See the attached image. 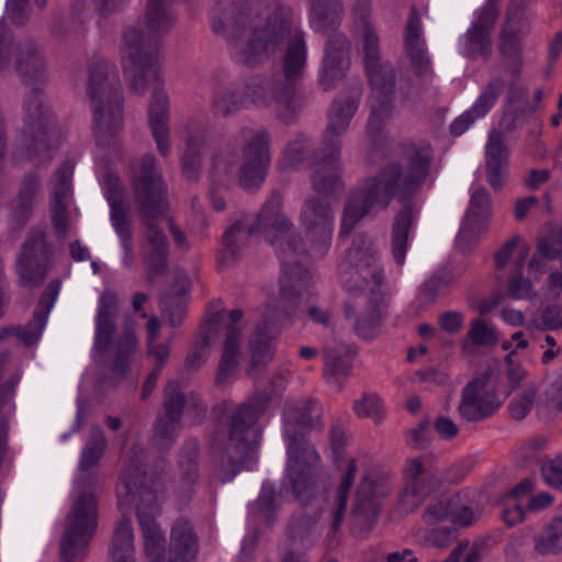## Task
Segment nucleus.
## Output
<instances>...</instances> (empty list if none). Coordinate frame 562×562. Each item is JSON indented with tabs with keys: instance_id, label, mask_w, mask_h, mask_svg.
Here are the masks:
<instances>
[{
	"instance_id": "nucleus-22",
	"label": "nucleus",
	"mask_w": 562,
	"mask_h": 562,
	"mask_svg": "<svg viewBox=\"0 0 562 562\" xmlns=\"http://www.w3.org/2000/svg\"><path fill=\"white\" fill-rule=\"evenodd\" d=\"M350 66V42L344 33H335L327 40L319 86L324 91L333 89L346 76Z\"/></svg>"
},
{
	"instance_id": "nucleus-27",
	"label": "nucleus",
	"mask_w": 562,
	"mask_h": 562,
	"mask_svg": "<svg viewBox=\"0 0 562 562\" xmlns=\"http://www.w3.org/2000/svg\"><path fill=\"white\" fill-rule=\"evenodd\" d=\"M485 173L491 188L498 192L507 180L509 173V148L505 144V135L493 128L485 145Z\"/></svg>"
},
{
	"instance_id": "nucleus-30",
	"label": "nucleus",
	"mask_w": 562,
	"mask_h": 562,
	"mask_svg": "<svg viewBox=\"0 0 562 562\" xmlns=\"http://www.w3.org/2000/svg\"><path fill=\"white\" fill-rule=\"evenodd\" d=\"M181 154L182 171L189 181H196L202 170L203 157L210 151L212 137L209 131L198 128L188 134Z\"/></svg>"
},
{
	"instance_id": "nucleus-41",
	"label": "nucleus",
	"mask_w": 562,
	"mask_h": 562,
	"mask_svg": "<svg viewBox=\"0 0 562 562\" xmlns=\"http://www.w3.org/2000/svg\"><path fill=\"white\" fill-rule=\"evenodd\" d=\"M533 490V481L526 479L517 484L502 499V519L508 526H514L524 520L527 509L524 499Z\"/></svg>"
},
{
	"instance_id": "nucleus-1",
	"label": "nucleus",
	"mask_w": 562,
	"mask_h": 562,
	"mask_svg": "<svg viewBox=\"0 0 562 562\" xmlns=\"http://www.w3.org/2000/svg\"><path fill=\"white\" fill-rule=\"evenodd\" d=\"M212 30L228 32L232 56L237 64L255 68L267 61L288 41L281 70L254 76L243 86L247 106L267 109L276 105L278 116L290 124L304 105L299 90L306 65L304 34L291 36L292 10L277 0H215L211 10Z\"/></svg>"
},
{
	"instance_id": "nucleus-44",
	"label": "nucleus",
	"mask_w": 562,
	"mask_h": 562,
	"mask_svg": "<svg viewBox=\"0 0 562 562\" xmlns=\"http://www.w3.org/2000/svg\"><path fill=\"white\" fill-rule=\"evenodd\" d=\"M189 289V278L186 274H180L175 290L161 300V312L168 317L169 324L172 327L180 325L184 317L187 305L186 293Z\"/></svg>"
},
{
	"instance_id": "nucleus-53",
	"label": "nucleus",
	"mask_w": 562,
	"mask_h": 562,
	"mask_svg": "<svg viewBox=\"0 0 562 562\" xmlns=\"http://www.w3.org/2000/svg\"><path fill=\"white\" fill-rule=\"evenodd\" d=\"M352 409L358 417L371 418L375 423L384 417L383 404L375 393H364L360 398L355 400Z\"/></svg>"
},
{
	"instance_id": "nucleus-10",
	"label": "nucleus",
	"mask_w": 562,
	"mask_h": 562,
	"mask_svg": "<svg viewBox=\"0 0 562 562\" xmlns=\"http://www.w3.org/2000/svg\"><path fill=\"white\" fill-rule=\"evenodd\" d=\"M116 311V295L109 291L103 292L99 299L92 349L93 361L114 380L123 376L137 347L134 334L128 333L122 338L114 337Z\"/></svg>"
},
{
	"instance_id": "nucleus-5",
	"label": "nucleus",
	"mask_w": 562,
	"mask_h": 562,
	"mask_svg": "<svg viewBox=\"0 0 562 562\" xmlns=\"http://www.w3.org/2000/svg\"><path fill=\"white\" fill-rule=\"evenodd\" d=\"M406 155L407 171L401 182V166L387 165L378 176L359 181L350 189L344 211L386 209L393 199L400 203V211H413V196L428 176L432 148L429 143L422 142L412 145Z\"/></svg>"
},
{
	"instance_id": "nucleus-56",
	"label": "nucleus",
	"mask_w": 562,
	"mask_h": 562,
	"mask_svg": "<svg viewBox=\"0 0 562 562\" xmlns=\"http://www.w3.org/2000/svg\"><path fill=\"white\" fill-rule=\"evenodd\" d=\"M112 225L121 240V246L124 249L123 263L130 266L133 261L131 248V227L128 213H111Z\"/></svg>"
},
{
	"instance_id": "nucleus-55",
	"label": "nucleus",
	"mask_w": 562,
	"mask_h": 562,
	"mask_svg": "<svg viewBox=\"0 0 562 562\" xmlns=\"http://www.w3.org/2000/svg\"><path fill=\"white\" fill-rule=\"evenodd\" d=\"M305 222L313 224L308 228L310 235L318 239L323 248H327L333 234V222L328 213H307Z\"/></svg>"
},
{
	"instance_id": "nucleus-17",
	"label": "nucleus",
	"mask_w": 562,
	"mask_h": 562,
	"mask_svg": "<svg viewBox=\"0 0 562 562\" xmlns=\"http://www.w3.org/2000/svg\"><path fill=\"white\" fill-rule=\"evenodd\" d=\"M154 155H145L140 161V173L133 179L134 194L142 211H166L170 209L167 188L157 168Z\"/></svg>"
},
{
	"instance_id": "nucleus-64",
	"label": "nucleus",
	"mask_w": 562,
	"mask_h": 562,
	"mask_svg": "<svg viewBox=\"0 0 562 562\" xmlns=\"http://www.w3.org/2000/svg\"><path fill=\"white\" fill-rule=\"evenodd\" d=\"M542 475L547 484L562 488V454L542 465Z\"/></svg>"
},
{
	"instance_id": "nucleus-50",
	"label": "nucleus",
	"mask_w": 562,
	"mask_h": 562,
	"mask_svg": "<svg viewBox=\"0 0 562 562\" xmlns=\"http://www.w3.org/2000/svg\"><path fill=\"white\" fill-rule=\"evenodd\" d=\"M306 529V521L299 522L291 527L289 542L282 543L280 547L282 553L281 562H305L301 548L303 547L304 538L307 532Z\"/></svg>"
},
{
	"instance_id": "nucleus-21",
	"label": "nucleus",
	"mask_w": 562,
	"mask_h": 562,
	"mask_svg": "<svg viewBox=\"0 0 562 562\" xmlns=\"http://www.w3.org/2000/svg\"><path fill=\"white\" fill-rule=\"evenodd\" d=\"M146 240L144 244V262L149 274L154 278L166 269L168 245L162 234V226L169 224L165 213H144Z\"/></svg>"
},
{
	"instance_id": "nucleus-57",
	"label": "nucleus",
	"mask_w": 562,
	"mask_h": 562,
	"mask_svg": "<svg viewBox=\"0 0 562 562\" xmlns=\"http://www.w3.org/2000/svg\"><path fill=\"white\" fill-rule=\"evenodd\" d=\"M383 315V311L375 306L367 314L361 315L356 324L359 336L364 339H372L380 330Z\"/></svg>"
},
{
	"instance_id": "nucleus-61",
	"label": "nucleus",
	"mask_w": 562,
	"mask_h": 562,
	"mask_svg": "<svg viewBox=\"0 0 562 562\" xmlns=\"http://www.w3.org/2000/svg\"><path fill=\"white\" fill-rule=\"evenodd\" d=\"M507 293L513 299L522 300L532 295L533 286L528 278L521 276V272H510Z\"/></svg>"
},
{
	"instance_id": "nucleus-43",
	"label": "nucleus",
	"mask_w": 562,
	"mask_h": 562,
	"mask_svg": "<svg viewBox=\"0 0 562 562\" xmlns=\"http://www.w3.org/2000/svg\"><path fill=\"white\" fill-rule=\"evenodd\" d=\"M493 52V42L487 31L470 26L460 41V53L469 60H487Z\"/></svg>"
},
{
	"instance_id": "nucleus-35",
	"label": "nucleus",
	"mask_w": 562,
	"mask_h": 562,
	"mask_svg": "<svg viewBox=\"0 0 562 562\" xmlns=\"http://www.w3.org/2000/svg\"><path fill=\"white\" fill-rule=\"evenodd\" d=\"M491 226L488 213H465L460 222L456 247L461 252L471 251Z\"/></svg>"
},
{
	"instance_id": "nucleus-54",
	"label": "nucleus",
	"mask_w": 562,
	"mask_h": 562,
	"mask_svg": "<svg viewBox=\"0 0 562 562\" xmlns=\"http://www.w3.org/2000/svg\"><path fill=\"white\" fill-rule=\"evenodd\" d=\"M104 190L111 211H126L130 209L127 204V192L116 176L112 173L105 176Z\"/></svg>"
},
{
	"instance_id": "nucleus-40",
	"label": "nucleus",
	"mask_w": 562,
	"mask_h": 562,
	"mask_svg": "<svg viewBox=\"0 0 562 562\" xmlns=\"http://www.w3.org/2000/svg\"><path fill=\"white\" fill-rule=\"evenodd\" d=\"M314 27L323 33L335 30L345 16L342 0H308Z\"/></svg>"
},
{
	"instance_id": "nucleus-7",
	"label": "nucleus",
	"mask_w": 562,
	"mask_h": 562,
	"mask_svg": "<svg viewBox=\"0 0 562 562\" xmlns=\"http://www.w3.org/2000/svg\"><path fill=\"white\" fill-rule=\"evenodd\" d=\"M88 94L99 146L111 145L123 128V91L114 64L94 57L88 67Z\"/></svg>"
},
{
	"instance_id": "nucleus-51",
	"label": "nucleus",
	"mask_w": 562,
	"mask_h": 562,
	"mask_svg": "<svg viewBox=\"0 0 562 562\" xmlns=\"http://www.w3.org/2000/svg\"><path fill=\"white\" fill-rule=\"evenodd\" d=\"M517 22L518 21L514 20V9H510L508 13H506V20L499 40L501 54L510 59H517L521 49L518 34L514 27Z\"/></svg>"
},
{
	"instance_id": "nucleus-36",
	"label": "nucleus",
	"mask_w": 562,
	"mask_h": 562,
	"mask_svg": "<svg viewBox=\"0 0 562 562\" xmlns=\"http://www.w3.org/2000/svg\"><path fill=\"white\" fill-rule=\"evenodd\" d=\"M530 246L520 236L504 243L494 254V265L498 271L521 272L529 257Z\"/></svg>"
},
{
	"instance_id": "nucleus-3",
	"label": "nucleus",
	"mask_w": 562,
	"mask_h": 562,
	"mask_svg": "<svg viewBox=\"0 0 562 562\" xmlns=\"http://www.w3.org/2000/svg\"><path fill=\"white\" fill-rule=\"evenodd\" d=\"M131 467L132 469L122 472L117 485L119 507L126 515L138 499L136 515L144 536L145 554L149 562H165L164 538L156 521L165 501V490L156 484L144 485L145 472L137 462H133ZM195 552L196 540L191 524L182 519L176 521L171 530L168 562H189ZM108 562H135L134 533L130 517L123 516L115 527Z\"/></svg>"
},
{
	"instance_id": "nucleus-45",
	"label": "nucleus",
	"mask_w": 562,
	"mask_h": 562,
	"mask_svg": "<svg viewBox=\"0 0 562 562\" xmlns=\"http://www.w3.org/2000/svg\"><path fill=\"white\" fill-rule=\"evenodd\" d=\"M247 108L243 89L235 83L218 89L212 99V111L217 117H227Z\"/></svg>"
},
{
	"instance_id": "nucleus-62",
	"label": "nucleus",
	"mask_w": 562,
	"mask_h": 562,
	"mask_svg": "<svg viewBox=\"0 0 562 562\" xmlns=\"http://www.w3.org/2000/svg\"><path fill=\"white\" fill-rule=\"evenodd\" d=\"M425 465L422 458L409 459L404 467V479L405 484L409 483L412 486L426 490L424 475Z\"/></svg>"
},
{
	"instance_id": "nucleus-26",
	"label": "nucleus",
	"mask_w": 562,
	"mask_h": 562,
	"mask_svg": "<svg viewBox=\"0 0 562 562\" xmlns=\"http://www.w3.org/2000/svg\"><path fill=\"white\" fill-rule=\"evenodd\" d=\"M241 312L233 310L227 316V335L223 355L217 368L215 382L218 386L229 385L238 374L239 341L241 337Z\"/></svg>"
},
{
	"instance_id": "nucleus-60",
	"label": "nucleus",
	"mask_w": 562,
	"mask_h": 562,
	"mask_svg": "<svg viewBox=\"0 0 562 562\" xmlns=\"http://www.w3.org/2000/svg\"><path fill=\"white\" fill-rule=\"evenodd\" d=\"M531 326L541 330L560 328L562 326V305H548L540 317L531 321Z\"/></svg>"
},
{
	"instance_id": "nucleus-20",
	"label": "nucleus",
	"mask_w": 562,
	"mask_h": 562,
	"mask_svg": "<svg viewBox=\"0 0 562 562\" xmlns=\"http://www.w3.org/2000/svg\"><path fill=\"white\" fill-rule=\"evenodd\" d=\"M501 403L492 379H475L464 387L459 413L467 420H479L493 414Z\"/></svg>"
},
{
	"instance_id": "nucleus-39",
	"label": "nucleus",
	"mask_w": 562,
	"mask_h": 562,
	"mask_svg": "<svg viewBox=\"0 0 562 562\" xmlns=\"http://www.w3.org/2000/svg\"><path fill=\"white\" fill-rule=\"evenodd\" d=\"M533 550L539 555L562 553V513L543 522L533 537Z\"/></svg>"
},
{
	"instance_id": "nucleus-23",
	"label": "nucleus",
	"mask_w": 562,
	"mask_h": 562,
	"mask_svg": "<svg viewBox=\"0 0 562 562\" xmlns=\"http://www.w3.org/2000/svg\"><path fill=\"white\" fill-rule=\"evenodd\" d=\"M361 97V90L356 89L352 95L334 100L327 112V125L323 133L319 147L341 150V136L348 131Z\"/></svg>"
},
{
	"instance_id": "nucleus-25",
	"label": "nucleus",
	"mask_w": 562,
	"mask_h": 562,
	"mask_svg": "<svg viewBox=\"0 0 562 562\" xmlns=\"http://www.w3.org/2000/svg\"><path fill=\"white\" fill-rule=\"evenodd\" d=\"M14 69L25 86H42L46 81L44 54L33 38L25 37L15 44Z\"/></svg>"
},
{
	"instance_id": "nucleus-19",
	"label": "nucleus",
	"mask_w": 562,
	"mask_h": 562,
	"mask_svg": "<svg viewBox=\"0 0 562 562\" xmlns=\"http://www.w3.org/2000/svg\"><path fill=\"white\" fill-rule=\"evenodd\" d=\"M392 490L390 477L378 471H368L357 490L353 505V516L366 526H371L378 515L380 499L384 498Z\"/></svg>"
},
{
	"instance_id": "nucleus-32",
	"label": "nucleus",
	"mask_w": 562,
	"mask_h": 562,
	"mask_svg": "<svg viewBox=\"0 0 562 562\" xmlns=\"http://www.w3.org/2000/svg\"><path fill=\"white\" fill-rule=\"evenodd\" d=\"M104 448L105 438L102 431L95 427L91 430L90 437L82 448L78 470L72 481H80V483L99 486L101 476L93 468L101 459Z\"/></svg>"
},
{
	"instance_id": "nucleus-12",
	"label": "nucleus",
	"mask_w": 562,
	"mask_h": 562,
	"mask_svg": "<svg viewBox=\"0 0 562 562\" xmlns=\"http://www.w3.org/2000/svg\"><path fill=\"white\" fill-rule=\"evenodd\" d=\"M98 486L72 481L65 516V533L61 553L65 559L83 551L98 527Z\"/></svg>"
},
{
	"instance_id": "nucleus-16",
	"label": "nucleus",
	"mask_w": 562,
	"mask_h": 562,
	"mask_svg": "<svg viewBox=\"0 0 562 562\" xmlns=\"http://www.w3.org/2000/svg\"><path fill=\"white\" fill-rule=\"evenodd\" d=\"M270 146L271 134L266 128L257 130L245 140L238 171V183L245 190L258 189L263 183L271 164Z\"/></svg>"
},
{
	"instance_id": "nucleus-11",
	"label": "nucleus",
	"mask_w": 562,
	"mask_h": 562,
	"mask_svg": "<svg viewBox=\"0 0 562 562\" xmlns=\"http://www.w3.org/2000/svg\"><path fill=\"white\" fill-rule=\"evenodd\" d=\"M254 238H262L280 247L286 244L288 248L296 250L283 213H249L225 231L218 255L222 265L235 260Z\"/></svg>"
},
{
	"instance_id": "nucleus-13",
	"label": "nucleus",
	"mask_w": 562,
	"mask_h": 562,
	"mask_svg": "<svg viewBox=\"0 0 562 562\" xmlns=\"http://www.w3.org/2000/svg\"><path fill=\"white\" fill-rule=\"evenodd\" d=\"M311 183L313 195L305 200L307 211H330L342 191L341 150L318 147L312 155Z\"/></svg>"
},
{
	"instance_id": "nucleus-34",
	"label": "nucleus",
	"mask_w": 562,
	"mask_h": 562,
	"mask_svg": "<svg viewBox=\"0 0 562 562\" xmlns=\"http://www.w3.org/2000/svg\"><path fill=\"white\" fill-rule=\"evenodd\" d=\"M479 516L472 503H467L461 495L449 499L439 501L430 506L426 513L429 522H438L448 519L461 526L472 524Z\"/></svg>"
},
{
	"instance_id": "nucleus-9",
	"label": "nucleus",
	"mask_w": 562,
	"mask_h": 562,
	"mask_svg": "<svg viewBox=\"0 0 562 562\" xmlns=\"http://www.w3.org/2000/svg\"><path fill=\"white\" fill-rule=\"evenodd\" d=\"M271 397L266 393H256L240 405L228 431L227 441L218 449L234 467L233 475H220V480L229 481L240 469L251 470L257 462V447L261 437L258 422L268 413Z\"/></svg>"
},
{
	"instance_id": "nucleus-63",
	"label": "nucleus",
	"mask_w": 562,
	"mask_h": 562,
	"mask_svg": "<svg viewBox=\"0 0 562 562\" xmlns=\"http://www.w3.org/2000/svg\"><path fill=\"white\" fill-rule=\"evenodd\" d=\"M209 338L201 336L191 347L188 357L186 359V366L188 368L201 367L209 357Z\"/></svg>"
},
{
	"instance_id": "nucleus-31",
	"label": "nucleus",
	"mask_w": 562,
	"mask_h": 562,
	"mask_svg": "<svg viewBox=\"0 0 562 562\" xmlns=\"http://www.w3.org/2000/svg\"><path fill=\"white\" fill-rule=\"evenodd\" d=\"M504 89L505 82L501 77L491 79L471 110L464 112L451 123V134L460 136L475 120L484 116L495 104Z\"/></svg>"
},
{
	"instance_id": "nucleus-59",
	"label": "nucleus",
	"mask_w": 562,
	"mask_h": 562,
	"mask_svg": "<svg viewBox=\"0 0 562 562\" xmlns=\"http://www.w3.org/2000/svg\"><path fill=\"white\" fill-rule=\"evenodd\" d=\"M425 491L426 490L417 486H412L409 483L405 484V488L400 495L395 509L397 516L401 517L414 510V508H416L422 502Z\"/></svg>"
},
{
	"instance_id": "nucleus-46",
	"label": "nucleus",
	"mask_w": 562,
	"mask_h": 562,
	"mask_svg": "<svg viewBox=\"0 0 562 562\" xmlns=\"http://www.w3.org/2000/svg\"><path fill=\"white\" fill-rule=\"evenodd\" d=\"M279 505V496L274 495L272 484L263 482L257 502L249 508V522L263 520L269 524L273 519Z\"/></svg>"
},
{
	"instance_id": "nucleus-28",
	"label": "nucleus",
	"mask_w": 562,
	"mask_h": 562,
	"mask_svg": "<svg viewBox=\"0 0 562 562\" xmlns=\"http://www.w3.org/2000/svg\"><path fill=\"white\" fill-rule=\"evenodd\" d=\"M46 252L44 233L42 229H37L24 243L16 260V272L23 284L31 285L44 278L43 259Z\"/></svg>"
},
{
	"instance_id": "nucleus-48",
	"label": "nucleus",
	"mask_w": 562,
	"mask_h": 562,
	"mask_svg": "<svg viewBox=\"0 0 562 562\" xmlns=\"http://www.w3.org/2000/svg\"><path fill=\"white\" fill-rule=\"evenodd\" d=\"M41 191V179L35 172L26 173L19 189L12 206L18 211H32Z\"/></svg>"
},
{
	"instance_id": "nucleus-2",
	"label": "nucleus",
	"mask_w": 562,
	"mask_h": 562,
	"mask_svg": "<svg viewBox=\"0 0 562 562\" xmlns=\"http://www.w3.org/2000/svg\"><path fill=\"white\" fill-rule=\"evenodd\" d=\"M319 417L321 408L310 400L302 398L285 405L282 422L288 462L282 491L290 488L308 512H319L321 519L328 521L331 529L336 530L344 518L357 467L351 457L337 460L339 484L325 494H314V476L319 457L305 437L308 431L317 428Z\"/></svg>"
},
{
	"instance_id": "nucleus-47",
	"label": "nucleus",
	"mask_w": 562,
	"mask_h": 562,
	"mask_svg": "<svg viewBox=\"0 0 562 562\" xmlns=\"http://www.w3.org/2000/svg\"><path fill=\"white\" fill-rule=\"evenodd\" d=\"M414 220L412 213H398L392 232V252L397 263L403 265L407 249L409 232Z\"/></svg>"
},
{
	"instance_id": "nucleus-18",
	"label": "nucleus",
	"mask_w": 562,
	"mask_h": 562,
	"mask_svg": "<svg viewBox=\"0 0 562 562\" xmlns=\"http://www.w3.org/2000/svg\"><path fill=\"white\" fill-rule=\"evenodd\" d=\"M536 390L533 385L525 387L510 403V415L515 419L525 418L535 406L537 414L550 418L562 413V372L547 386L535 403Z\"/></svg>"
},
{
	"instance_id": "nucleus-52",
	"label": "nucleus",
	"mask_w": 562,
	"mask_h": 562,
	"mask_svg": "<svg viewBox=\"0 0 562 562\" xmlns=\"http://www.w3.org/2000/svg\"><path fill=\"white\" fill-rule=\"evenodd\" d=\"M311 150V140L307 135L300 132L290 140L283 150V165L296 167L302 164Z\"/></svg>"
},
{
	"instance_id": "nucleus-29",
	"label": "nucleus",
	"mask_w": 562,
	"mask_h": 562,
	"mask_svg": "<svg viewBox=\"0 0 562 562\" xmlns=\"http://www.w3.org/2000/svg\"><path fill=\"white\" fill-rule=\"evenodd\" d=\"M405 50L411 60V66L416 76L428 75L430 59L427 54L426 43L422 36V21L416 7L411 8L409 19L405 29Z\"/></svg>"
},
{
	"instance_id": "nucleus-37",
	"label": "nucleus",
	"mask_w": 562,
	"mask_h": 562,
	"mask_svg": "<svg viewBox=\"0 0 562 562\" xmlns=\"http://www.w3.org/2000/svg\"><path fill=\"white\" fill-rule=\"evenodd\" d=\"M20 378V373L12 374L7 384L0 387V476L4 475L9 468L7 450L8 419L15 409L12 396Z\"/></svg>"
},
{
	"instance_id": "nucleus-42",
	"label": "nucleus",
	"mask_w": 562,
	"mask_h": 562,
	"mask_svg": "<svg viewBox=\"0 0 562 562\" xmlns=\"http://www.w3.org/2000/svg\"><path fill=\"white\" fill-rule=\"evenodd\" d=\"M74 167L67 159L56 170L52 180V211H67L71 206Z\"/></svg>"
},
{
	"instance_id": "nucleus-24",
	"label": "nucleus",
	"mask_w": 562,
	"mask_h": 562,
	"mask_svg": "<svg viewBox=\"0 0 562 562\" xmlns=\"http://www.w3.org/2000/svg\"><path fill=\"white\" fill-rule=\"evenodd\" d=\"M60 291V283L53 281L48 284L42 295L32 321L25 327H8L0 331V340L8 337H15L24 345L37 342L46 327L48 316L55 305Z\"/></svg>"
},
{
	"instance_id": "nucleus-6",
	"label": "nucleus",
	"mask_w": 562,
	"mask_h": 562,
	"mask_svg": "<svg viewBox=\"0 0 562 562\" xmlns=\"http://www.w3.org/2000/svg\"><path fill=\"white\" fill-rule=\"evenodd\" d=\"M311 277L297 268H284L278 290L269 295L262 313V324L250 338V366H266L273 357L272 340L278 334L277 324L291 316L304 295H310Z\"/></svg>"
},
{
	"instance_id": "nucleus-14",
	"label": "nucleus",
	"mask_w": 562,
	"mask_h": 562,
	"mask_svg": "<svg viewBox=\"0 0 562 562\" xmlns=\"http://www.w3.org/2000/svg\"><path fill=\"white\" fill-rule=\"evenodd\" d=\"M24 126L21 134V144L24 154L38 164L52 159L48 143L49 111L41 98V86H33L23 103Z\"/></svg>"
},
{
	"instance_id": "nucleus-49",
	"label": "nucleus",
	"mask_w": 562,
	"mask_h": 562,
	"mask_svg": "<svg viewBox=\"0 0 562 562\" xmlns=\"http://www.w3.org/2000/svg\"><path fill=\"white\" fill-rule=\"evenodd\" d=\"M497 340V329L492 324L477 317L472 321L462 348L468 352L470 344L476 346H490L495 344Z\"/></svg>"
},
{
	"instance_id": "nucleus-8",
	"label": "nucleus",
	"mask_w": 562,
	"mask_h": 562,
	"mask_svg": "<svg viewBox=\"0 0 562 562\" xmlns=\"http://www.w3.org/2000/svg\"><path fill=\"white\" fill-rule=\"evenodd\" d=\"M361 32V43L366 74L371 87L370 106L367 130L372 136L378 135L390 120L395 108L396 75L391 64H381L380 41L371 22L358 26Z\"/></svg>"
},
{
	"instance_id": "nucleus-58",
	"label": "nucleus",
	"mask_w": 562,
	"mask_h": 562,
	"mask_svg": "<svg viewBox=\"0 0 562 562\" xmlns=\"http://www.w3.org/2000/svg\"><path fill=\"white\" fill-rule=\"evenodd\" d=\"M160 322L157 317H151L147 323V340L149 353L162 364L169 357V346L156 342L160 329Z\"/></svg>"
},
{
	"instance_id": "nucleus-38",
	"label": "nucleus",
	"mask_w": 562,
	"mask_h": 562,
	"mask_svg": "<svg viewBox=\"0 0 562 562\" xmlns=\"http://www.w3.org/2000/svg\"><path fill=\"white\" fill-rule=\"evenodd\" d=\"M165 417L159 419L156 426V436L160 439L173 437L177 429V422L180 418L183 396L179 391L177 382H169L166 387Z\"/></svg>"
},
{
	"instance_id": "nucleus-33",
	"label": "nucleus",
	"mask_w": 562,
	"mask_h": 562,
	"mask_svg": "<svg viewBox=\"0 0 562 562\" xmlns=\"http://www.w3.org/2000/svg\"><path fill=\"white\" fill-rule=\"evenodd\" d=\"M355 350L346 344L327 347L324 355V378L327 384L340 390L351 371Z\"/></svg>"
},
{
	"instance_id": "nucleus-4",
	"label": "nucleus",
	"mask_w": 562,
	"mask_h": 562,
	"mask_svg": "<svg viewBox=\"0 0 562 562\" xmlns=\"http://www.w3.org/2000/svg\"><path fill=\"white\" fill-rule=\"evenodd\" d=\"M175 0H147L144 13L146 33L137 26L123 33V72L128 88L143 95L149 86L153 93L148 104V123L162 157L171 151L169 139V101L161 89L162 81L158 68L160 38L173 27L177 14Z\"/></svg>"
},
{
	"instance_id": "nucleus-15",
	"label": "nucleus",
	"mask_w": 562,
	"mask_h": 562,
	"mask_svg": "<svg viewBox=\"0 0 562 562\" xmlns=\"http://www.w3.org/2000/svg\"><path fill=\"white\" fill-rule=\"evenodd\" d=\"M338 269L339 282L350 292L362 288L358 284L359 279L363 280L371 292L382 283L383 276L375 252L372 245L364 239L360 240L359 246L348 251Z\"/></svg>"
}]
</instances>
